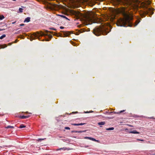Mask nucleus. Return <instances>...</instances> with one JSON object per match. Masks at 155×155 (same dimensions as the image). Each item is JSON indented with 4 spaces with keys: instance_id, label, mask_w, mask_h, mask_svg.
<instances>
[{
    "instance_id": "obj_7",
    "label": "nucleus",
    "mask_w": 155,
    "mask_h": 155,
    "mask_svg": "<svg viewBox=\"0 0 155 155\" xmlns=\"http://www.w3.org/2000/svg\"><path fill=\"white\" fill-rule=\"evenodd\" d=\"M83 1L91 6H93L96 3L95 0H83Z\"/></svg>"
},
{
    "instance_id": "obj_27",
    "label": "nucleus",
    "mask_w": 155,
    "mask_h": 155,
    "mask_svg": "<svg viewBox=\"0 0 155 155\" xmlns=\"http://www.w3.org/2000/svg\"><path fill=\"white\" fill-rule=\"evenodd\" d=\"M85 131H76V132H75V133H82V132H85Z\"/></svg>"
},
{
    "instance_id": "obj_18",
    "label": "nucleus",
    "mask_w": 155,
    "mask_h": 155,
    "mask_svg": "<svg viewBox=\"0 0 155 155\" xmlns=\"http://www.w3.org/2000/svg\"><path fill=\"white\" fill-rule=\"evenodd\" d=\"M7 47V45L5 44L3 45H0V47L2 48H5Z\"/></svg>"
},
{
    "instance_id": "obj_51",
    "label": "nucleus",
    "mask_w": 155,
    "mask_h": 155,
    "mask_svg": "<svg viewBox=\"0 0 155 155\" xmlns=\"http://www.w3.org/2000/svg\"><path fill=\"white\" fill-rule=\"evenodd\" d=\"M17 42V41H15V43H16Z\"/></svg>"
},
{
    "instance_id": "obj_3",
    "label": "nucleus",
    "mask_w": 155,
    "mask_h": 155,
    "mask_svg": "<svg viewBox=\"0 0 155 155\" xmlns=\"http://www.w3.org/2000/svg\"><path fill=\"white\" fill-rule=\"evenodd\" d=\"M93 32L96 35L99 36L101 35H106L108 33L106 28L103 27H96L93 30Z\"/></svg>"
},
{
    "instance_id": "obj_48",
    "label": "nucleus",
    "mask_w": 155,
    "mask_h": 155,
    "mask_svg": "<svg viewBox=\"0 0 155 155\" xmlns=\"http://www.w3.org/2000/svg\"><path fill=\"white\" fill-rule=\"evenodd\" d=\"M60 36H61V37H63V36H62V35L61 34V35H60Z\"/></svg>"
},
{
    "instance_id": "obj_11",
    "label": "nucleus",
    "mask_w": 155,
    "mask_h": 155,
    "mask_svg": "<svg viewBox=\"0 0 155 155\" xmlns=\"http://www.w3.org/2000/svg\"><path fill=\"white\" fill-rule=\"evenodd\" d=\"M128 133H129L134 134H138L140 133L138 132L136 130H134L133 131H129L128 132Z\"/></svg>"
},
{
    "instance_id": "obj_31",
    "label": "nucleus",
    "mask_w": 155,
    "mask_h": 155,
    "mask_svg": "<svg viewBox=\"0 0 155 155\" xmlns=\"http://www.w3.org/2000/svg\"><path fill=\"white\" fill-rule=\"evenodd\" d=\"M90 138H91V137H85L84 138L85 139H89V140H90Z\"/></svg>"
},
{
    "instance_id": "obj_33",
    "label": "nucleus",
    "mask_w": 155,
    "mask_h": 155,
    "mask_svg": "<svg viewBox=\"0 0 155 155\" xmlns=\"http://www.w3.org/2000/svg\"><path fill=\"white\" fill-rule=\"evenodd\" d=\"M48 35V37H49V38L50 39L51 38L53 37L51 35Z\"/></svg>"
},
{
    "instance_id": "obj_38",
    "label": "nucleus",
    "mask_w": 155,
    "mask_h": 155,
    "mask_svg": "<svg viewBox=\"0 0 155 155\" xmlns=\"http://www.w3.org/2000/svg\"><path fill=\"white\" fill-rule=\"evenodd\" d=\"M149 118H150V119H155V118H154V117H149Z\"/></svg>"
},
{
    "instance_id": "obj_34",
    "label": "nucleus",
    "mask_w": 155,
    "mask_h": 155,
    "mask_svg": "<svg viewBox=\"0 0 155 155\" xmlns=\"http://www.w3.org/2000/svg\"><path fill=\"white\" fill-rule=\"evenodd\" d=\"M24 24H21L19 25L20 26H23L24 25Z\"/></svg>"
},
{
    "instance_id": "obj_2",
    "label": "nucleus",
    "mask_w": 155,
    "mask_h": 155,
    "mask_svg": "<svg viewBox=\"0 0 155 155\" xmlns=\"http://www.w3.org/2000/svg\"><path fill=\"white\" fill-rule=\"evenodd\" d=\"M150 3V1L148 0L146 2H142L140 6V8H144L145 10L144 12V14H149V15H151L153 13V8H149L147 7V6Z\"/></svg>"
},
{
    "instance_id": "obj_28",
    "label": "nucleus",
    "mask_w": 155,
    "mask_h": 155,
    "mask_svg": "<svg viewBox=\"0 0 155 155\" xmlns=\"http://www.w3.org/2000/svg\"><path fill=\"white\" fill-rule=\"evenodd\" d=\"M14 128V127L13 126H8L7 127H6V128Z\"/></svg>"
},
{
    "instance_id": "obj_9",
    "label": "nucleus",
    "mask_w": 155,
    "mask_h": 155,
    "mask_svg": "<svg viewBox=\"0 0 155 155\" xmlns=\"http://www.w3.org/2000/svg\"><path fill=\"white\" fill-rule=\"evenodd\" d=\"M61 32H63L64 37H67L70 35V33L68 31H61Z\"/></svg>"
},
{
    "instance_id": "obj_44",
    "label": "nucleus",
    "mask_w": 155,
    "mask_h": 155,
    "mask_svg": "<svg viewBox=\"0 0 155 155\" xmlns=\"http://www.w3.org/2000/svg\"><path fill=\"white\" fill-rule=\"evenodd\" d=\"M76 131H72V133H75V132H76Z\"/></svg>"
},
{
    "instance_id": "obj_50",
    "label": "nucleus",
    "mask_w": 155,
    "mask_h": 155,
    "mask_svg": "<svg viewBox=\"0 0 155 155\" xmlns=\"http://www.w3.org/2000/svg\"><path fill=\"white\" fill-rule=\"evenodd\" d=\"M49 40H46V41H49Z\"/></svg>"
},
{
    "instance_id": "obj_29",
    "label": "nucleus",
    "mask_w": 155,
    "mask_h": 155,
    "mask_svg": "<svg viewBox=\"0 0 155 155\" xmlns=\"http://www.w3.org/2000/svg\"><path fill=\"white\" fill-rule=\"evenodd\" d=\"M23 9L21 8H20L19 9V11L20 12H23Z\"/></svg>"
},
{
    "instance_id": "obj_32",
    "label": "nucleus",
    "mask_w": 155,
    "mask_h": 155,
    "mask_svg": "<svg viewBox=\"0 0 155 155\" xmlns=\"http://www.w3.org/2000/svg\"><path fill=\"white\" fill-rule=\"evenodd\" d=\"M64 128L66 130H70V128L68 127H65Z\"/></svg>"
},
{
    "instance_id": "obj_23",
    "label": "nucleus",
    "mask_w": 155,
    "mask_h": 155,
    "mask_svg": "<svg viewBox=\"0 0 155 155\" xmlns=\"http://www.w3.org/2000/svg\"><path fill=\"white\" fill-rule=\"evenodd\" d=\"M6 37L5 35H3L0 37V39H2Z\"/></svg>"
},
{
    "instance_id": "obj_12",
    "label": "nucleus",
    "mask_w": 155,
    "mask_h": 155,
    "mask_svg": "<svg viewBox=\"0 0 155 155\" xmlns=\"http://www.w3.org/2000/svg\"><path fill=\"white\" fill-rule=\"evenodd\" d=\"M30 17H28L25 19V20L24 21V22H29L30 21Z\"/></svg>"
},
{
    "instance_id": "obj_30",
    "label": "nucleus",
    "mask_w": 155,
    "mask_h": 155,
    "mask_svg": "<svg viewBox=\"0 0 155 155\" xmlns=\"http://www.w3.org/2000/svg\"><path fill=\"white\" fill-rule=\"evenodd\" d=\"M45 32L46 33H48V32H49V33H53V32L50 31H48L47 30H46L45 31Z\"/></svg>"
},
{
    "instance_id": "obj_25",
    "label": "nucleus",
    "mask_w": 155,
    "mask_h": 155,
    "mask_svg": "<svg viewBox=\"0 0 155 155\" xmlns=\"http://www.w3.org/2000/svg\"><path fill=\"white\" fill-rule=\"evenodd\" d=\"M46 139V138H43V139H38L37 140V141H41L42 140H43L45 139Z\"/></svg>"
},
{
    "instance_id": "obj_14",
    "label": "nucleus",
    "mask_w": 155,
    "mask_h": 155,
    "mask_svg": "<svg viewBox=\"0 0 155 155\" xmlns=\"http://www.w3.org/2000/svg\"><path fill=\"white\" fill-rule=\"evenodd\" d=\"M58 15L59 16H60V17H62L63 18H65L68 20H70L67 17H66L64 15Z\"/></svg>"
},
{
    "instance_id": "obj_6",
    "label": "nucleus",
    "mask_w": 155,
    "mask_h": 155,
    "mask_svg": "<svg viewBox=\"0 0 155 155\" xmlns=\"http://www.w3.org/2000/svg\"><path fill=\"white\" fill-rule=\"evenodd\" d=\"M33 36H32L31 37V39L30 40L31 41H32L33 40L36 39V38H38L39 39H40L39 38V37L41 36H45L48 35H47L45 34L42 31H41L40 32L37 31L36 33H34L32 35Z\"/></svg>"
},
{
    "instance_id": "obj_47",
    "label": "nucleus",
    "mask_w": 155,
    "mask_h": 155,
    "mask_svg": "<svg viewBox=\"0 0 155 155\" xmlns=\"http://www.w3.org/2000/svg\"><path fill=\"white\" fill-rule=\"evenodd\" d=\"M62 140L63 141H64L65 140H64V139H63Z\"/></svg>"
},
{
    "instance_id": "obj_26",
    "label": "nucleus",
    "mask_w": 155,
    "mask_h": 155,
    "mask_svg": "<svg viewBox=\"0 0 155 155\" xmlns=\"http://www.w3.org/2000/svg\"><path fill=\"white\" fill-rule=\"evenodd\" d=\"M4 18V17L3 15H0V20H2Z\"/></svg>"
},
{
    "instance_id": "obj_40",
    "label": "nucleus",
    "mask_w": 155,
    "mask_h": 155,
    "mask_svg": "<svg viewBox=\"0 0 155 155\" xmlns=\"http://www.w3.org/2000/svg\"><path fill=\"white\" fill-rule=\"evenodd\" d=\"M90 113V111H87L86 112H85V113Z\"/></svg>"
},
{
    "instance_id": "obj_52",
    "label": "nucleus",
    "mask_w": 155,
    "mask_h": 155,
    "mask_svg": "<svg viewBox=\"0 0 155 155\" xmlns=\"http://www.w3.org/2000/svg\"><path fill=\"white\" fill-rule=\"evenodd\" d=\"M11 44V43H9V45H10Z\"/></svg>"
},
{
    "instance_id": "obj_10",
    "label": "nucleus",
    "mask_w": 155,
    "mask_h": 155,
    "mask_svg": "<svg viewBox=\"0 0 155 155\" xmlns=\"http://www.w3.org/2000/svg\"><path fill=\"white\" fill-rule=\"evenodd\" d=\"M61 1H65L66 2H69L70 3L74 4L75 3V1L74 0H60Z\"/></svg>"
},
{
    "instance_id": "obj_41",
    "label": "nucleus",
    "mask_w": 155,
    "mask_h": 155,
    "mask_svg": "<svg viewBox=\"0 0 155 155\" xmlns=\"http://www.w3.org/2000/svg\"><path fill=\"white\" fill-rule=\"evenodd\" d=\"M50 29H52V30H56V29L54 28H50Z\"/></svg>"
},
{
    "instance_id": "obj_19",
    "label": "nucleus",
    "mask_w": 155,
    "mask_h": 155,
    "mask_svg": "<svg viewBox=\"0 0 155 155\" xmlns=\"http://www.w3.org/2000/svg\"><path fill=\"white\" fill-rule=\"evenodd\" d=\"M66 149H67L65 147H63V148L57 149V150L58 151V150H66Z\"/></svg>"
},
{
    "instance_id": "obj_8",
    "label": "nucleus",
    "mask_w": 155,
    "mask_h": 155,
    "mask_svg": "<svg viewBox=\"0 0 155 155\" xmlns=\"http://www.w3.org/2000/svg\"><path fill=\"white\" fill-rule=\"evenodd\" d=\"M52 6L53 8L55 9H60L62 7V5H58L55 4H52Z\"/></svg>"
},
{
    "instance_id": "obj_13",
    "label": "nucleus",
    "mask_w": 155,
    "mask_h": 155,
    "mask_svg": "<svg viewBox=\"0 0 155 155\" xmlns=\"http://www.w3.org/2000/svg\"><path fill=\"white\" fill-rule=\"evenodd\" d=\"M85 123H80V124H72L74 126H79V125H82L84 124H85Z\"/></svg>"
},
{
    "instance_id": "obj_39",
    "label": "nucleus",
    "mask_w": 155,
    "mask_h": 155,
    "mask_svg": "<svg viewBox=\"0 0 155 155\" xmlns=\"http://www.w3.org/2000/svg\"><path fill=\"white\" fill-rule=\"evenodd\" d=\"M137 140H140V141H143V140H140V139H137Z\"/></svg>"
},
{
    "instance_id": "obj_49",
    "label": "nucleus",
    "mask_w": 155,
    "mask_h": 155,
    "mask_svg": "<svg viewBox=\"0 0 155 155\" xmlns=\"http://www.w3.org/2000/svg\"><path fill=\"white\" fill-rule=\"evenodd\" d=\"M15 22H13L12 23L14 24Z\"/></svg>"
},
{
    "instance_id": "obj_5",
    "label": "nucleus",
    "mask_w": 155,
    "mask_h": 155,
    "mask_svg": "<svg viewBox=\"0 0 155 155\" xmlns=\"http://www.w3.org/2000/svg\"><path fill=\"white\" fill-rule=\"evenodd\" d=\"M95 18L93 15H87L85 18L84 22L86 25L95 22Z\"/></svg>"
},
{
    "instance_id": "obj_24",
    "label": "nucleus",
    "mask_w": 155,
    "mask_h": 155,
    "mask_svg": "<svg viewBox=\"0 0 155 155\" xmlns=\"http://www.w3.org/2000/svg\"><path fill=\"white\" fill-rule=\"evenodd\" d=\"M90 140L94 141H98V140H96L94 138L91 137Z\"/></svg>"
},
{
    "instance_id": "obj_4",
    "label": "nucleus",
    "mask_w": 155,
    "mask_h": 155,
    "mask_svg": "<svg viewBox=\"0 0 155 155\" xmlns=\"http://www.w3.org/2000/svg\"><path fill=\"white\" fill-rule=\"evenodd\" d=\"M117 1L119 2H122L124 5H126L127 6H130L134 8H137L139 6L133 5L132 0H117Z\"/></svg>"
},
{
    "instance_id": "obj_16",
    "label": "nucleus",
    "mask_w": 155,
    "mask_h": 155,
    "mask_svg": "<svg viewBox=\"0 0 155 155\" xmlns=\"http://www.w3.org/2000/svg\"><path fill=\"white\" fill-rule=\"evenodd\" d=\"M140 22V19L138 18V19L135 22V26H136Z\"/></svg>"
},
{
    "instance_id": "obj_45",
    "label": "nucleus",
    "mask_w": 155,
    "mask_h": 155,
    "mask_svg": "<svg viewBox=\"0 0 155 155\" xmlns=\"http://www.w3.org/2000/svg\"><path fill=\"white\" fill-rule=\"evenodd\" d=\"M128 125L130 127H133V126H132L131 125Z\"/></svg>"
},
{
    "instance_id": "obj_20",
    "label": "nucleus",
    "mask_w": 155,
    "mask_h": 155,
    "mask_svg": "<svg viewBox=\"0 0 155 155\" xmlns=\"http://www.w3.org/2000/svg\"><path fill=\"white\" fill-rule=\"evenodd\" d=\"M20 117L22 119H24L27 118L26 116H24V115L21 116H20Z\"/></svg>"
},
{
    "instance_id": "obj_46",
    "label": "nucleus",
    "mask_w": 155,
    "mask_h": 155,
    "mask_svg": "<svg viewBox=\"0 0 155 155\" xmlns=\"http://www.w3.org/2000/svg\"><path fill=\"white\" fill-rule=\"evenodd\" d=\"M90 113L91 112H93V111H90Z\"/></svg>"
},
{
    "instance_id": "obj_36",
    "label": "nucleus",
    "mask_w": 155,
    "mask_h": 155,
    "mask_svg": "<svg viewBox=\"0 0 155 155\" xmlns=\"http://www.w3.org/2000/svg\"><path fill=\"white\" fill-rule=\"evenodd\" d=\"M53 35H55V36H57V34L55 33H54V34H53Z\"/></svg>"
},
{
    "instance_id": "obj_21",
    "label": "nucleus",
    "mask_w": 155,
    "mask_h": 155,
    "mask_svg": "<svg viewBox=\"0 0 155 155\" xmlns=\"http://www.w3.org/2000/svg\"><path fill=\"white\" fill-rule=\"evenodd\" d=\"M25 127H26V126L25 125H23V124H21L19 128H23Z\"/></svg>"
},
{
    "instance_id": "obj_35",
    "label": "nucleus",
    "mask_w": 155,
    "mask_h": 155,
    "mask_svg": "<svg viewBox=\"0 0 155 155\" xmlns=\"http://www.w3.org/2000/svg\"><path fill=\"white\" fill-rule=\"evenodd\" d=\"M60 28L61 29H63L64 28L63 27L61 26V27H60Z\"/></svg>"
},
{
    "instance_id": "obj_17",
    "label": "nucleus",
    "mask_w": 155,
    "mask_h": 155,
    "mask_svg": "<svg viewBox=\"0 0 155 155\" xmlns=\"http://www.w3.org/2000/svg\"><path fill=\"white\" fill-rule=\"evenodd\" d=\"M124 111H125V110H121L120 111L118 112H114H114L113 113L114 114H120L121 113L124 112Z\"/></svg>"
},
{
    "instance_id": "obj_15",
    "label": "nucleus",
    "mask_w": 155,
    "mask_h": 155,
    "mask_svg": "<svg viewBox=\"0 0 155 155\" xmlns=\"http://www.w3.org/2000/svg\"><path fill=\"white\" fill-rule=\"evenodd\" d=\"M105 124V122L104 121H102L99 122L98 124L99 125H103Z\"/></svg>"
},
{
    "instance_id": "obj_1",
    "label": "nucleus",
    "mask_w": 155,
    "mask_h": 155,
    "mask_svg": "<svg viewBox=\"0 0 155 155\" xmlns=\"http://www.w3.org/2000/svg\"><path fill=\"white\" fill-rule=\"evenodd\" d=\"M119 12L123 15L124 18H120L118 20L116 23L117 25L118 26H132L131 21L133 20V17L128 10L124 7H123L119 10Z\"/></svg>"
},
{
    "instance_id": "obj_42",
    "label": "nucleus",
    "mask_w": 155,
    "mask_h": 155,
    "mask_svg": "<svg viewBox=\"0 0 155 155\" xmlns=\"http://www.w3.org/2000/svg\"><path fill=\"white\" fill-rule=\"evenodd\" d=\"M26 117L27 118H28L30 117V116L28 115V116H26Z\"/></svg>"
},
{
    "instance_id": "obj_22",
    "label": "nucleus",
    "mask_w": 155,
    "mask_h": 155,
    "mask_svg": "<svg viewBox=\"0 0 155 155\" xmlns=\"http://www.w3.org/2000/svg\"><path fill=\"white\" fill-rule=\"evenodd\" d=\"M114 127H110V128H107L106 129V130H113L114 129Z\"/></svg>"
},
{
    "instance_id": "obj_43",
    "label": "nucleus",
    "mask_w": 155,
    "mask_h": 155,
    "mask_svg": "<svg viewBox=\"0 0 155 155\" xmlns=\"http://www.w3.org/2000/svg\"><path fill=\"white\" fill-rule=\"evenodd\" d=\"M114 112V111H112V112H110L109 113V114H111L112 113H113Z\"/></svg>"
},
{
    "instance_id": "obj_37",
    "label": "nucleus",
    "mask_w": 155,
    "mask_h": 155,
    "mask_svg": "<svg viewBox=\"0 0 155 155\" xmlns=\"http://www.w3.org/2000/svg\"><path fill=\"white\" fill-rule=\"evenodd\" d=\"M26 113H27V114H31V113H28V112L27 111V112H25Z\"/></svg>"
}]
</instances>
